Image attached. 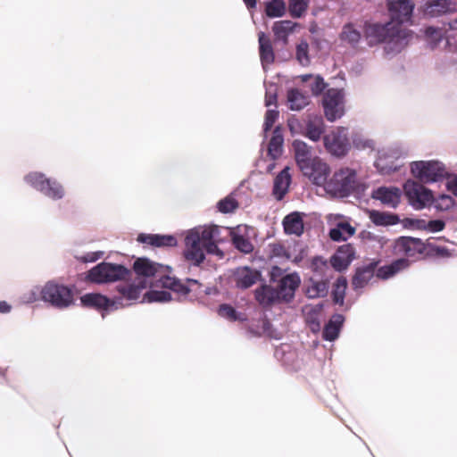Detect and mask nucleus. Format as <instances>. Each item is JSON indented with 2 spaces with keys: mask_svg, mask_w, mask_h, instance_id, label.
<instances>
[{
  "mask_svg": "<svg viewBox=\"0 0 457 457\" xmlns=\"http://www.w3.org/2000/svg\"><path fill=\"white\" fill-rule=\"evenodd\" d=\"M156 286L163 288H168L181 295L189 294L190 289L179 280L170 276H162L156 281Z\"/></svg>",
  "mask_w": 457,
  "mask_h": 457,
  "instance_id": "31",
  "label": "nucleus"
},
{
  "mask_svg": "<svg viewBox=\"0 0 457 457\" xmlns=\"http://www.w3.org/2000/svg\"><path fill=\"white\" fill-rule=\"evenodd\" d=\"M378 262H371L368 265L360 267L352 279V286L354 289L364 287L368 282L373 278Z\"/></svg>",
  "mask_w": 457,
  "mask_h": 457,
  "instance_id": "18",
  "label": "nucleus"
},
{
  "mask_svg": "<svg viewBox=\"0 0 457 457\" xmlns=\"http://www.w3.org/2000/svg\"><path fill=\"white\" fill-rule=\"evenodd\" d=\"M326 218L329 228H354L350 223V219L342 214L330 213Z\"/></svg>",
  "mask_w": 457,
  "mask_h": 457,
  "instance_id": "39",
  "label": "nucleus"
},
{
  "mask_svg": "<svg viewBox=\"0 0 457 457\" xmlns=\"http://www.w3.org/2000/svg\"><path fill=\"white\" fill-rule=\"evenodd\" d=\"M81 304L96 310H107L112 304L109 298L100 294H86L81 298Z\"/></svg>",
  "mask_w": 457,
  "mask_h": 457,
  "instance_id": "27",
  "label": "nucleus"
},
{
  "mask_svg": "<svg viewBox=\"0 0 457 457\" xmlns=\"http://www.w3.org/2000/svg\"><path fill=\"white\" fill-rule=\"evenodd\" d=\"M43 301L51 303L53 306L63 309L73 303L72 290L62 284L53 281L47 282L41 290Z\"/></svg>",
  "mask_w": 457,
  "mask_h": 457,
  "instance_id": "8",
  "label": "nucleus"
},
{
  "mask_svg": "<svg viewBox=\"0 0 457 457\" xmlns=\"http://www.w3.org/2000/svg\"><path fill=\"white\" fill-rule=\"evenodd\" d=\"M303 231L304 230H285L287 234H295L298 237H300L303 233Z\"/></svg>",
  "mask_w": 457,
  "mask_h": 457,
  "instance_id": "64",
  "label": "nucleus"
},
{
  "mask_svg": "<svg viewBox=\"0 0 457 457\" xmlns=\"http://www.w3.org/2000/svg\"><path fill=\"white\" fill-rule=\"evenodd\" d=\"M245 5L251 9L256 6V0H243Z\"/></svg>",
  "mask_w": 457,
  "mask_h": 457,
  "instance_id": "63",
  "label": "nucleus"
},
{
  "mask_svg": "<svg viewBox=\"0 0 457 457\" xmlns=\"http://www.w3.org/2000/svg\"><path fill=\"white\" fill-rule=\"evenodd\" d=\"M455 11V5L450 0H428L423 5V13L427 17L436 18Z\"/></svg>",
  "mask_w": 457,
  "mask_h": 457,
  "instance_id": "16",
  "label": "nucleus"
},
{
  "mask_svg": "<svg viewBox=\"0 0 457 457\" xmlns=\"http://www.w3.org/2000/svg\"><path fill=\"white\" fill-rule=\"evenodd\" d=\"M310 96L299 88H290L287 93V104L291 111L299 112L309 105Z\"/></svg>",
  "mask_w": 457,
  "mask_h": 457,
  "instance_id": "19",
  "label": "nucleus"
},
{
  "mask_svg": "<svg viewBox=\"0 0 457 457\" xmlns=\"http://www.w3.org/2000/svg\"><path fill=\"white\" fill-rule=\"evenodd\" d=\"M346 287L347 279L345 277H339L334 285L332 292L333 301L335 303L343 304Z\"/></svg>",
  "mask_w": 457,
  "mask_h": 457,
  "instance_id": "42",
  "label": "nucleus"
},
{
  "mask_svg": "<svg viewBox=\"0 0 457 457\" xmlns=\"http://www.w3.org/2000/svg\"><path fill=\"white\" fill-rule=\"evenodd\" d=\"M324 146L334 156L343 157L350 150L348 129L337 127L323 137Z\"/></svg>",
  "mask_w": 457,
  "mask_h": 457,
  "instance_id": "10",
  "label": "nucleus"
},
{
  "mask_svg": "<svg viewBox=\"0 0 457 457\" xmlns=\"http://www.w3.org/2000/svg\"><path fill=\"white\" fill-rule=\"evenodd\" d=\"M312 267L314 270L318 269H328V265L326 261H324L321 257H315L312 262Z\"/></svg>",
  "mask_w": 457,
  "mask_h": 457,
  "instance_id": "59",
  "label": "nucleus"
},
{
  "mask_svg": "<svg viewBox=\"0 0 457 457\" xmlns=\"http://www.w3.org/2000/svg\"><path fill=\"white\" fill-rule=\"evenodd\" d=\"M238 208L235 194L231 193L217 203V209L221 213H230Z\"/></svg>",
  "mask_w": 457,
  "mask_h": 457,
  "instance_id": "41",
  "label": "nucleus"
},
{
  "mask_svg": "<svg viewBox=\"0 0 457 457\" xmlns=\"http://www.w3.org/2000/svg\"><path fill=\"white\" fill-rule=\"evenodd\" d=\"M145 287V283H141V285H134V284H120L117 286V291L120 294V296L116 297V302H120L122 300L135 301L139 298L142 289Z\"/></svg>",
  "mask_w": 457,
  "mask_h": 457,
  "instance_id": "24",
  "label": "nucleus"
},
{
  "mask_svg": "<svg viewBox=\"0 0 457 457\" xmlns=\"http://www.w3.org/2000/svg\"><path fill=\"white\" fill-rule=\"evenodd\" d=\"M396 247L407 256H414L416 253H422L424 244L419 238L403 237L397 241Z\"/></svg>",
  "mask_w": 457,
  "mask_h": 457,
  "instance_id": "23",
  "label": "nucleus"
},
{
  "mask_svg": "<svg viewBox=\"0 0 457 457\" xmlns=\"http://www.w3.org/2000/svg\"><path fill=\"white\" fill-rule=\"evenodd\" d=\"M344 322V317L341 314H337L325 325L322 337L325 340L334 341L337 338L340 328Z\"/></svg>",
  "mask_w": 457,
  "mask_h": 457,
  "instance_id": "30",
  "label": "nucleus"
},
{
  "mask_svg": "<svg viewBox=\"0 0 457 457\" xmlns=\"http://www.w3.org/2000/svg\"><path fill=\"white\" fill-rule=\"evenodd\" d=\"M309 0H288L289 13L293 18H301L306 12Z\"/></svg>",
  "mask_w": 457,
  "mask_h": 457,
  "instance_id": "43",
  "label": "nucleus"
},
{
  "mask_svg": "<svg viewBox=\"0 0 457 457\" xmlns=\"http://www.w3.org/2000/svg\"><path fill=\"white\" fill-rule=\"evenodd\" d=\"M234 246L244 253H250L253 250V245L248 238L235 233V230H230Z\"/></svg>",
  "mask_w": 457,
  "mask_h": 457,
  "instance_id": "44",
  "label": "nucleus"
},
{
  "mask_svg": "<svg viewBox=\"0 0 457 457\" xmlns=\"http://www.w3.org/2000/svg\"><path fill=\"white\" fill-rule=\"evenodd\" d=\"M266 94H265V105L270 107V105L276 106L277 102V85L273 83L265 84Z\"/></svg>",
  "mask_w": 457,
  "mask_h": 457,
  "instance_id": "53",
  "label": "nucleus"
},
{
  "mask_svg": "<svg viewBox=\"0 0 457 457\" xmlns=\"http://www.w3.org/2000/svg\"><path fill=\"white\" fill-rule=\"evenodd\" d=\"M352 145L359 151H373L376 146V142L368 136L356 131L352 134Z\"/></svg>",
  "mask_w": 457,
  "mask_h": 457,
  "instance_id": "36",
  "label": "nucleus"
},
{
  "mask_svg": "<svg viewBox=\"0 0 457 457\" xmlns=\"http://www.w3.org/2000/svg\"><path fill=\"white\" fill-rule=\"evenodd\" d=\"M144 300L148 303H164L171 300V295L167 291L150 290L149 292L145 294Z\"/></svg>",
  "mask_w": 457,
  "mask_h": 457,
  "instance_id": "48",
  "label": "nucleus"
},
{
  "mask_svg": "<svg viewBox=\"0 0 457 457\" xmlns=\"http://www.w3.org/2000/svg\"><path fill=\"white\" fill-rule=\"evenodd\" d=\"M355 230H329V237L334 241L347 240Z\"/></svg>",
  "mask_w": 457,
  "mask_h": 457,
  "instance_id": "57",
  "label": "nucleus"
},
{
  "mask_svg": "<svg viewBox=\"0 0 457 457\" xmlns=\"http://www.w3.org/2000/svg\"><path fill=\"white\" fill-rule=\"evenodd\" d=\"M284 138L282 132L278 127H277L273 132L272 137L268 145V155L274 161L278 159L283 152Z\"/></svg>",
  "mask_w": 457,
  "mask_h": 457,
  "instance_id": "29",
  "label": "nucleus"
},
{
  "mask_svg": "<svg viewBox=\"0 0 457 457\" xmlns=\"http://www.w3.org/2000/svg\"><path fill=\"white\" fill-rule=\"evenodd\" d=\"M259 276L260 273L257 270L245 267L237 273V286L240 288H248L256 283Z\"/></svg>",
  "mask_w": 457,
  "mask_h": 457,
  "instance_id": "32",
  "label": "nucleus"
},
{
  "mask_svg": "<svg viewBox=\"0 0 457 457\" xmlns=\"http://www.w3.org/2000/svg\"><path fill=\"white\" fill-rule=\"evenodd\" d=\"M401 196L402 191L396 187H379L371 193L374 200L391 208H395L399 204Z\"/></svg>",
  "mask_w": 457,
  "mask_h": 457,
  "instance_id": "14",
  "label": "nucleus"
},
{
  "mask_svg": "<svg viewBox=\"0 0 457 457\" xmlns=\"http://www.w3.org/2000/svg\"><path fill=\"white\" fill-rule=\"evenodd\" d=\"M391 21L386 24H368L365 33L370 45L385 44L387 54L400 52L410 41L411 33L402 29L401 24L409 23L414 9L411 0H387Z\"/></svg>",
  "mask_w": 457,
  "mask_h": 457,
  "instance_id": "1",
  "label": "nucleus"
},
{
  "mask_svg": "<svg viewBox=\"0 0 457 457\" xmlns=\"http://www.w3.org/2000/svg\"><path fill=\"white\" fill-rule=\"evenodd\" d=\"M259 48L262 64L264 69L274 61V53L271 42L264 32L259 33Z\"/></svg>",
  "mask_w": 457,
  "mask_h": 457,
  "instance_id": "25",
  "label": "nucleus"
},
{
  "mask_svg": "<svg viewBox=\"0 0 457 457\" xmlns=\"http://www.w3.org/2000/svg\"><path fill=\"white\" fill-rule=\"evenodd\" d=\"M255 299L263 307H270L275 303H282L278 298L276 288L263 285L255 290Z\"/></svg>",
  "mask_w": 457,
  "mask_h": 457,
  "instance_id": "22",
  "label": "nucleus"
},
{
  "mask_svg": "<svg viewBox=\"0 0 457 457\" xmlns=\"http://www.w3.org/2000/svg\"><path fill=\"white\" fill-rule=\"evenodd\" d=\"M291 182L290 168L287 166L274 179L272 194L278 201L287 194Z\"/></svg>",
  "mask_w": 457,
  "mask_h": 457,
  "instance_id": "17",
  "label": "nucleus"
},
{
  "mask_svg": "<svg viewBox=\"0 0 457 457\" xmlns=\"http://www.w3.org/2000/svg\"><path fill=\"white\" fill-rule=\"evenodd\" d=\"M298 24L289 20L278 21L274 22L272 30L276 39L287 42L288 36L294 31Z\"/></svg>",
  "mask_w": 457,
  "mask_h": 457,
  "instance_id": "28",
  "label": "nucleus"
},
{
  "mask_svg": "<svg viewBox=\"0 0 457 457\" xmlns=\"http://www.w3.org/2000/svg\"><path fill=\"white\" fill-rule=\"evenodd\" d=\"M218 313L220 317L225 318L230 321H236L237 320H242L238 316L235 308L227 303H223V304L220 305Z\"/></svg>",
  "mask_w": 457,
  "mask_h": 457,
  "instance_id": "50",
  "label": "nucleus"
},
{
  "mask_svg": "<svg viewBox=\"0 0 457 457\" xmlns=\"http://www.w3.org/2000/svg\"><path fill=\"white\" fill-rule=\"evenodd\" d=\"M23 182L32 190L54 202L62 201L67 195L66 188L60 180L40 170L27 172L23 176Z\"/></svg>",
  "mask_w": 457,
  "mask_h": 457,
  "instance_id": "4",
  "label": "nucleus"
},
{
  "mask_svg": "<svg viewBox=\"0 0 457 457\" xmlns=\"http://www.w3.org/2000/svg\"><path fill=\"white\" fill-rule=\"evenodd\" d=\"M409 265V262L405 259H398L389 265L380 267L377 270V277L382 279L389 278L397 272L404 270Z\"/></svg>",
  "mask_w": 457,
  "mask_h": 457,
  "instance_id": "33",
  "label": "nucleus"
},
{
  "mask_svg": "<svg viewBox=\"0 0 457 457\" xmlns=\"http://www.w3.org/2000/svg\"><path fill=\"white\" fill-rule=\"evenodd\" d=\"M435 240H436V239H435L434 237H429V238L428 239V245H430L431 247L435 248V250H436L437 253H442L445 251V249H444V248H442V247H440V246L436 245H435Z\"/></svg>",
  "mask_w": 457,
  "mask_h": 457,
  "instance_id": "60",
  "label": "nucleus"
},
{
  "mask_svg": "<svg viewBox=\"0 0 457 457\" xmlns=\"http://www.w3.org/2000/svg\"><path fill=\"white\" fill-rule=\"evenodd\" d=\"M137 241L153 246H175L177 245V238L172 235L159 234H139Z\"/></svg>",
  "mask_w": 457,
  "mask_h": 457,
  "instance_id": "21",
  "label": "nucleus"
},
{
  "mask_svg": "<svg viewBox=\"0 0 457 457\" xmlns=\"http://www.w3.org/2000/svg\"><path fill=\"white\" fill-rule=\"evenodd\" d=\"M435 207L437 210L445 211L453 205V199L448 195H441L436 200L433 199Z\"/></svg>",
  "mask_w": 457,
  "mask_h": 457,
  "instance_id": "54",
  "label": "nucleus"
},
{
  "mask_svg": "<svg viewBox=\"0 0 457 457\" xmlns=\"http://www.w3.org/2000/svg\"><path fill=\"white\" fill-rule=\"evenodd\" d=\"M283 228H304V212H293L282 220Z\"/></svg>",
  "mask_w": 457,
  "mask_h": 457,
  "instance_id": "37",
  "label": "nucleus"
},
{
  "mask_svg": "<svg viewBox=\"0 0 457 457\" xmlns=\"http://www.w3.org/2000/svg\"><path fill=\"white\" fill-rule=\"evenodd\" d=\"M278 117V112L276 109H270L267 111L263 125L265 133L272 128Z\"/></svg>",
  "mask_w": 457,
  "mask_h": 457,
  "instance_id": "55",
  "label": "nucleus"
},
{
  "mask_svg": "<svg viewBox=\"0 0 457 457\" xmlns=\"http://www.w3.org/2000/svg\"><path fill=\"white\" fill-rule=\"evenodd\" d=\"M296 59L302 66H308L311 62L309 56V45L305 40H302L296 46Z\"/></svg>",
  "mask_w": 457,
  "mask_h": 457,
  "instance_id": "46",
  "label": "nucleus"
},
{
  "mask_svg": "<svg viewBox=\"0 0 457 457\" xmlns=\"http://www.w3.org/2000/svg\"><path fill=\"white\" fill-rule=\"evenodd\" d=\"M300 284L301 279L296 273L287 274L281 278L277 287H275L281 303H290L294 299Z\"/></svg>",
  "mask_w": 457,
  "mask_h": 457,
  "instance_id": "13",
  "label": "nucleus"
},
{
  "mask_svg": "<svg viewBox=\"0 0 457 457\" xmlns=\"http://www.w3.org/2000/svg\"><path fill=\"white\" fill-rule=\"evenodd\" d=\"M11 311V306L6 302L0 301V313H7Z\"/></svg>",
  "mask_w": 457,
  "mask_h": 457,
  "instance_id": "61",
  "label": "nucleus"
},
{
  "mask_svg": "<svg viewBox=\"0 0 457 457\" xmlns=\"http://www.w3.org/2000/svg\"><path fill=\"white\" fill-rule=\"evenodd\" d=\"M411 175L420 182L431 184L446 180V187L457 196V178H448L445 166L438 161H415L410 163Z\"/></svg>",
  "mask_w": 457,
  "mask_h": 457,
  "instance_id": "3",
  "label": "nucleus"
},
{
  "mask_svg": "<svg viewBox=\"0 0 457 457\" xmlns=\"http://www.w3.org/2000/svg\"><path fill=\"white\" fill-rule=\"evenodd\" d=\"M425 36L428 44L431 48H436L444 40L443 30L434 27H428L425 30Z\"/></svg>",
  "mask_w": 457,
  "mask_h": 457,
  "instance_id": "45",
  "label": "nucleus"
},
{
  "mask_svg": "<svg viewBox=\"0 0 457 457\" xmlns=\"http://www.w3.org/2000/svg\"><path fill=\"white\" fill-rule=\"evenodd\" d=\"M327 293L328 284L326 281L314 282L307 290V294L311 298L325 296Z\"/></svg>",
  "mask_w": 457,
  "mask_h": 457,
  "instance_id": "49",
  "label": "nucleus"
},
{
  "mask_svg": "<svg viewBox=\"0 0 457 457\" xmlns=\"http://www.w3.org/2000/svg\"><path fill=\"white\" fill-rule=\"evenodd\" d=\"M303 176L308 178L314 185L325 188L330 174L329 165L319 157H314L312 162L302 170Z\"/></svg>",
  "mask_w": 457,
  "mask_h": 457,
  "instance_id": "12",
  "label": "nucleus"
},
{
  "mask_svg": "<svg viewBox=\"0 0 457 457\" xmlns=\"http://www.w3.org/2000/svg\"><path fill=\"white\" fill-rule=\"evenodd\" d=\"M324 113L328 121H335L345 114V93L342 89L330 88L323 97Z\"/></svg>",
  "mask_w": 457,
  "mask_h": 457,
  "instance_id": "11",
  "label": "nucleus"
},
{
  "mask_svg": "<svg viewBox=\"0 0 457 457\" xmlns=\"http://www.w3.org/2000/svg\"><path fill=\"white\" fill-rule=\"evenodd\" d=\"M288 128L292 135H303L304 122L302 123L298 119L291 118L288 120Z\"/></svg>",
  "mask_w": 457,
  "mask_h": 457,
  "instance_id": "56",
  "label": "nucleus"
},
{
  "mask_svg": "<svg viewBox=\"0 0 457 457\" xmlns=\"http://www.w3.org/2000/svg\"><path fill=\"white\" fill-rule=\"evenodd\" d=\"M308 87L310 88L312 96H319L326 87V83L323 78L320 75H316L315 78L308 84Z\"/></svg>",
  "mask_w": 457,
  "mask_h": 457,
  "instance_id": "52",
  "label": "nucleus"
},
{
  "mask_svg": "<svg viewBox=\"0 0 457 457\" xmlns=\"http://www.w3.org/2000/svg\"><path fill=\"white\" fill-rule=\"evenodd\" d=\"M369 218L375 226L378 227L394 226L400 221L396 214L379 211H370L369 212Z\"/></svg>",
  "mask_w": 457,
  "mask_h": 457,
  "instance_id": "26",
  "label": "nucleus"
},
{
  "mask_svg": "<svg viewBox=\"0 0 457 457\" xmlns=\"http://www.w3.org/2000/svg\"><path fill=\"white\" fill-rule=\"evenodd\" d=\"M316 75H312V74H303V75H300L298 78L300 79V80L303 83H310V81L312 79V78H315Z\"/></svg>",
  "mask_w": 457,
  "mask_h": 457,
  "instance_id": "62",
  "label": "nucleus"
},
{
  "mask_svg": "<svg viewBox=\"0 0 457 457\" xmlns=\"http://www.w3.org/2000/svg\"><path fill=\"white\" fill-rule=\"evenodd\" d=\"M325 131L323 118L318 114H309L304 120L303 136L313 142H318Z\"/></svg>",
  "mask_w": 457,
  "mask_h": 457,
  "instance_id": "15",
  "label": "nucleus"
},
{
  "mask_svg": "<svg viewBox=\"0 0 457 457\" xmlns=\"http://www.w3.org/2000/svg\"><path fill=\"white\" fill-rule=\"evenodd\" d=\"M407 148L401 143H394L378 150L374 165L379 173L388 175L400 170L403 159L407 156Z\"/></svg>",
  "mask_w": 457,
  "mask_h": 457,
  "instance_id": "6",
  "label": "nucleus"
},
{
  "mask_svg": "<svg viewBox=\"0 0 457 457\" xmlns=\"http://www.w3.org/2000/svg\"><path fill=\"white\" fill-rule=\"evenodd\" d=\"M341 38L344 41L353 45L359 42L361 38V32L356 29L353 25H345L341 33Z\"/></svg>",
  "mask_w": 457,
  "mask_h": 457,
  "instance_id": "47",
  "label": "nucleus"
},
{
  "mask_svg": "<svg viewBox=\"0 0 457 457\" xmlns=\"http://www.w3.org/2000/svg\"><path fill=\"white\" fill-rule=\"evenodd\" d=\"M358 184L355 170L348 167L340 168L328 178L324 191L332 197L344 198L352 195Z\"/></svg>",
  "mask_w": 457,
  "mask_h": 457,
  "instance_id": "5",
  "label": "nucleus"
},
{
  "mask_svg": "<svg viewBox=\"0 0 457 457\" xmlns=\"http://www.w3.org/2000/svg\"><path fill=\"white\" fill-rule=\"evenodd\" d=\"M403 193L410 204L416 210H421L433 203L432 191L425 187L421 182L406 180L403 184Z\"/></svg>",
  "mask_w": 457,
  "mask_h": 457,
  "instance_id": "9",
  "label": "nucleus"
},
{
  "mask_svg": "<svg viewBox=\"0 0 457 457\" xmlns=\"http://www.w3.org/2000/svg\"><path fill=\"white\" fill-rule=\"evenodd\" d=\"M134 271L143 277H153L158 271V264L146 258H138L133 264Z\"/></svg>",
  "mask_w": 457,
  "mask_h": 457,
  "instance_id": "34",
  "label": "nucleus"
},
{
  "mask_svg": "<svg viewBox=\"0 0 457 457\" xmlns=\"http://www.w3.org/2000/svg\"><path fill=\"white\" fill-rule=\"evenodd\" d=\"M323 221L318 213H304V228H320Z\"/></svg>",
  "mask_w": 457,
  "mask_h": 457,
  "instance_id": "51",
  "label": "nucleus"
},
{
  "mask_svg": "<svg viewBox=\"0 0 457 457\" xmlns=\"http://www.w3.org/2000/svg\"><path fill=\"white\" fill-rule=\"evenodd\" d=\"M286 10V3L283 0H270L265 4V12L270 18L282 17Z\"/></svg>",
  "mask_w": 457,
  "mask_h": 457,
  "instance_id": "38",
  "label": "nucleus"
},
{
  "mask_svg": "<svg viewBox=\"0 0 457 457\" xmlns=\"http://www.w3.org/2000/svg\"><path fill=\"white\" fill-rule=\"evenodd\" d=\"M292 145L296 164L302 170L312 162V147L302 140H295Z\"/></svg>",
  "mask_w": 457,
  "mask_h": 457,
  "instance_id": "20",
  "label": "nucleus"
},
{
  "mask_svg": "<svg viewBox=\"0 0 457 457\" xmlns=\"http://www.w3.org/2000/svg\"><path fill=\"white\" fill-rule=\"evenodd\" d=\"M345 248V253H347L346 257H342L338 254H336V255H333L330 259L331 266L336 270L341 271L343 270H345L349 266L350 262H352V260L353 258V248L349 245L340 247L338 252L340 253H343Z\"/></svg>",
  "mask_w": 457,
  "mask_h": 457,
  "instance_id": "35",
  "label": "nucleus"
},
{
  "mask_svg": "<svg viewBox=\"0 0 457 457\" xmlns=\"http://www.w3.org/2000/svg\"><path fill=\"white\" fill-rule=\"evenodd\" d=\"M214 230H191L185 237L183 256L194 266H200L205 260V253L214 254L219 258L224 256L213 238Z\"/></svg>",
  "mask_w": 457,
  "mask_h": 457,
  "instance_id": "2",
  "label": "nucleus"
},
{
  "mask_svg": "<svg viewBox=\"0 0 457 457\" xmlns=\"http://www.w3.org/2000/svg\"><path fill=\"white\" fill-rule=\"evenodd\" d=\"M129 270L120 264L101 262L93 267L87 275V279L93 283L102 284L125 278Z\"/></svg>",
  "mask_w": 457,
  "mask_h": 457,
  "instance_id": "7",
  "label": "nucleus"
},
{
  "mask_svg": "<svg viewBox=\"0 0 457 457\" xmlns=\"http://www.w3.org/2000/svg\"><path fill=\"white\" fill-rule=\"evenodd\" d=\"M403 225L404 228L407 226L411 227L412 228H444L445 224L444 221L440 220H429L428 225L425 224L424 221L419 220L406 219L403 220Z\"/></svg>",
  "mask_w": 457,
  "mask_h": 457,
  "instance_id": "40",
  "label": "nucleus"
},
{
  "mask_svg": "<svg viewBox=\"0 0 457 457\" xmlns=\"http://www.w3.org/2000/svg\"><path fill=\"white\" fill-rule=\"evenodd\" d=\"M103 256L102 252H95V253H88L86 255L82 256L80 260L83 262H94L100 259Z\"/></svg>",
  "mask_w": 457,
  "mask_h": 457,
  "instance_id": "58",
  "label": "nucleus"
}]
</instances>
